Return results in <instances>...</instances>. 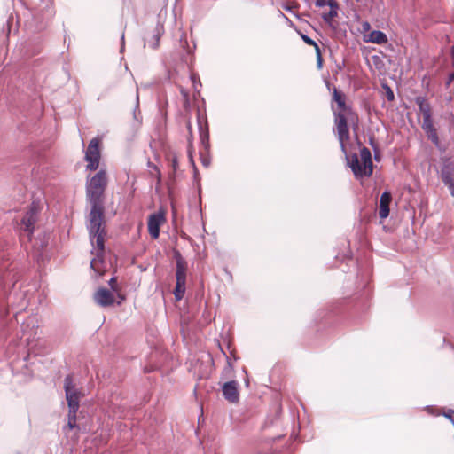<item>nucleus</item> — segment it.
Listing matches in <instances>:
<instances>
[{"mask_svg":"<svg viewBox=\"0 0 454 454\" xmlns=\"http://www.w3.org/2000/svg\"><path fill=\"white\" fill-rule=\"evenodd\" d=\"M107 185V176L105 170L98 171L86 184V199L90 206L88 215V230L90 239L98 256L104 251V200L103 196Z\"/></svg>","mask_w":454,"mask_h":454,"instance_id":"1","label":"nucleus"},{"mask_svg":"<svg viewBox=\"0 0 454 454\" xmlns=\"http://www.w3.org/2000/svg\"><path fill=\"white\" fill-rule=\"evenodd\" d=\"M190 78L192 82L194 90H198V87L201 86L199 76L196 74H192Z\"/></svg>","mask_w":454,"mask_h":454,"instance_id":"26","label":"nucleus"},{"mask_svg":"<svg viewBox=\"0 0 454 454\" xmlns=\"http://www.w3.org/2000/svg\"><path fill=\"white\" fill-rule=\"evenodd\" d=\"M94 263H95V259H93V260L91 261V262H90V265H91V267H92V268L94 267Z\"/></svg>","mask_w":454,"mask_h":454,"instance_id":"37","label":"nucleus"},{"mask_svg":"<svg viewBox=\"0 0 454 454\" xmlns=\"http://www.w3.org/2000/svg\"><path fill=\"white\" fill-rule=\"evenodd\" d=\"M386 89V96L388 101H393L395 99V95L391 88L387 85L385 86Z\"/></svg>","mask_w":454,"mask_h":454,"instance_id":"27","label":"nucleus"},{"mask_svg":"<svg viewBox=\"0 0 454 454\" xmlns=\"http://www.w3.org/2000/svg\"><path fill=\"white\" fill-rule=\"evenodd\" d=\"M64 388L66 392V399L68 404V408L72 409V411L79 409L80 402V392L73 382L71 375H67L64 380Z\"/></svg>","mask_w":454,"mask_h":454,"instance_id":"4","label":"nucleus"},{"mask_svg":"<svg viewBox=\"0 0 454 454\" xmlns=\"http://www.w3.org/2000/svg\"><path fill=\"white\" fill-rule=\"evenodd\" d=\"M165 217L163 213H154L148 218V232L153 239H158L160 235V225L164 223Z\"/></svg>","mask_w":454,"mask_h":454,"instance_id":"9","label":"nucleus"},{"mask_svg":"<svg viewBox=\"0 0 454 454\" xmlns=\"http://www.w3.org/2000/svg\"><path fill=\"white\" fill-rule=\"evenodd\" d=\"M39 213V203L35 201L21 220V225L24 231L31 235L35 230V223L37 221Z\"/></svg>","mask_w":454,"mask_h":454,"instance_id":"7","label":"nucleus"},{"mask_svg":"<svg viewBox=\"0 0 454 454\" xmlns=\"http://www.w3.org/2000/svg\"><path fill=\"white\" fill-rule=\"evenodd\" d=\"M124 50V34L121 35V52H122Z\"/></svg>","mask_w":454,"mask_h":454,"instance_id":"32","label":"nucleus"},{"mask_svg":"<svg viewBox=\"0 0 454 454\" xmlns=\"http://www.w3.org/2000/svg\"><path fill=\"white\" fill-rule=\"evenodd\" d=\"M77 411L78 410H74V411H72V409H69L67 427L70 430L74 429V428L77 427V425H76V412H77Z\"/></svg>","mask_w":454,"mask_h":454,"instance_id":"19","label":"nucleus"},{"mask_svg":"<svg viewBox=\"0 0 454 454\" xmlns=\"http://www.w3.org/2000/svg\"><path fill=\"white\" fill-rule=\"evenodd\" d=\"M416 103L418 105L419 112L422 114V117L431 115L430 105L424 98H421V97L417 98Z\"/></svg>","mask_w":454,"mask_h":454,"instance_id":"16","label":"nucleus"},{"mask_svg":"<svg viewBox=\"0 0 454 454\" xmlns=\"http://www.w3.org/2000/svg\"><path fill=\"white\" fill-rule=\"evenodd\" d=\"M35 325V319L29 318L25 323L22 324V330L24 332V337H26L25 340L28 343L31 340L35 338L37 333V330L34 329Z\"/></svg>","mask_w":454,"mask_h":454,"instance_id":"13","label":"nucleus"},{"mask_svg":"<svg viewBox=\"0 0 454 454\" xmlns=\"http://www.w3.org/2000/svg\"><path fill=\"white\" fill-rule=\"evenodd\" d=\"M207 153H206V151L200 153L201 164L206 168H207L210 165V159Z\"/></svg>","mask_w":454,"mask_h":454,"instance_id":"25","label":"nucleus"},{"mask_svg":"<svg viewBox=\"0 0 454 454\" xmlns=\"http://www.w3.org/2000/svg\"><path fill=\"white\" fill-rule=\"evenodd\" d=\"M99 140L95 137L90 140L85 152V160L88 162L87 168L90 170H96L99 165Z\"/></svg>","mask_w":454,"mask_h":454,"instance_id":"5","label":"nucleus"},{"mask_svg":"<svg viewBox=\"0 0 454 454\" xmlns=\"http://www.w3.org/2000/svg\"><path fill=\"white\" fill-rule=\"evenodd\" d=\"M179 90L183 98V106L184 108H188L190 106L189 92L182 86L179 87Z\"/></svg>","mask_w":454,"mask_h":454,"instance_id":"21","label":"nucleus"},{"mask_svg":"<svg viewBox=\"0 0 454 454\" xmlns=\"http://www.w3.org/2000/svg\"><path fill=\"white\" fill-rule=\"evenodd\" d=\"M367 36V41L373 43L383 44L387 42V35L380 30H373Z\"/></svg>","mask_w":454,"mask_h":454,"instance_id":"14","label":"nucleus"},{"mask_svg":"<svg viewBox=\"0 0 454 454\" xmlns=\"http://www.w3.org/2000/svg\"><path fill=\"white\" fill-rule=\"evenodd\" d=\"M348 166L357 178L370 176L372 174V160L370 150L363 147L360 155L354 153L348 160Z\"/></svg>","mask_w":454,"mask_h":454,"instance_id":"2","label":"nucleus"},{"mask_svg":"<svg viewBox=\"0 0 454 454\" xmlns=\"http://www.w3.org/2000/svg\"><path fill=\"white\" fill-rule=\"evenodd\" d=\"M115 281H116V280H115V278H112L110 279V281H109V284H110V286H111L113 288H114L113 284H114V283H115Z\"/></svg>","mask_w":454,"mask_h":454,"instance_id":"35","label":"nucleus"},{"mask_svg":"<svg viewBox=\"0 0 454 454\" xmlns=\"http://www.w3.org/2000/svg\"><path fill=\"white\" fill-rule=\"evenodd\" d=\"M363 27H364V29H369V27H370V24H369L368 22H364V23L363 24Z\"/></svg>","mask_w":454,"mask_h":454,"instance_id":"33","label":"nucleus"},{"mask_svg":"<svg viewBox=\"0 0 454 454\" xmlns=\"http://www.w3.org/2000/svg\"><path fill=\"white\" fill-rule=\"evenodd\" d=\"M316 5L317 7H324L325 5H329L330 8L337 7V4L335 0H317Z\"/></svg>","mask_w":454,"mask_h":454,"instance_id":"23","label":"nucleus"},{"mask_svg":"<svg viewBox=\"0 0 454 454\" xmlns=\"http://www.w3.org/2000/svg\"><path fill=\"white\" fill-rule=\"evenodd\" d=\"M335 124L338 132V139L342 152L346 153L345 141L349 139V130L348 128L347 118L344 114L334 111Z\"/></svg>","mask_w":454,"mask_h":454,"instance_id":"6","label":"nucleus"},{"mask_svg":"<svg viewBox=\"0 0 454 454\" xmlns=\"http://www.w3.org/2000/svg\"><path fill=\"white\" fill-rule=\"evenodd\" d=\"M454 79V74L450 75L449 82H450Z\"/></svg>","mask_w":454,"mask_h":454,"instance_id":"36","label":"nucleus"},{"mask_svg":"<svg viewBox=\"0 0 454 454\" xmlns=\"http://www.w3.org/2000/svg\"><path fill=\"white\" fill-rule=\"evenodd\" d=\"M337 8L338 6L333 7L330 9L328 12H325L322 14V18L326 23L330 24L332 20L337 16Z\"/></svg>","mask_w":454,"mask_h":454,"instance_id":"20","label":"nucleus"},{"mask_svg":"<svg viewBox=\"0 0 454 454\" xmlns=\"http://www.w3.org/2000/svg\"><path fill=\"white\" fill-rule=\"evenodd\" d=\"M333 98L337 103V105L340 110L344 111L346 109V103H345L344 96L337 89L333 90Z\"/></svg>","mask_w":454,"mask_h":454,"instance_id":"17","label":"nucleus"},{"mask_svg":"<svg viewBox=\"0 0 454 454\" xmlns=\"http://www.w3.org/2000/svg\"><path fill=\"white\" fill-rule=\"evenodd\" d=\"M138 99H139L138 93H137V104H138Z\"/></svg>","mask_w":454,"mask_h":454,"instance_id":"38","label":"nucleus"},{"mask_svg":"<svg viewBox=\"0 0 454 454\" xmlns=\"http://www.w3.org/2000/svg\"><path fill=\"white\" fill-rule=\"evenodd\" d=\"M434 128V126L433 124L432 116H423L422 129H424V131L427 132V130L432 129Z\"/></svg>","mask_w":454,"mask_h":454,"instance_id":"22","label":"nucleus"},{"mask_svg":"<svg viewBox=\"0 0 454 454\" xmlns=\"http://www.w3.org/2000/svg\"><path fill=\"white\" fill-rule=\"evenodd\" d=\"M451 57H452V62H453V67H454V45L451 48Z\"/></svg>","mask_w":454,"mask_h":454,"instance_id":"34","label":"nucleus"},{"mask_svg":"<svg viewBox=\"0 0 454 454\" xmlns=\"http://www.w3.org/2000/svg\"><path fill=\"white\" fill-rule=\"evenodd\" d=\"M161 29L162 27H160L159 26L156 27V32L153 36V41H148V45L152 49H156L159 46L160 38L161 35Z\"/></svg>","mask_w":454,"mask_h":454,"instance_id":"18","label":"nucleus"},{"mask_svg":"<svg viewBox=\"0 0 454 454\" xmlns=\"http://www.w3.org/2000/svg\"><path fill=\"white\" fill-rule=\"evenodd\" d=\"M426 133H427V135L428 138H429L432 142H434V143H435V144H437V143H438V135H437V131H436V129H435V128H434V129H432L427 130Z\"/></svg>","mask_w":454,"mask_h":454,"instance_id":"24","label":"nucleus"},{"mask_svg":"<svg viewBox=\"0 0 454 454\" xmlns=\"http://www.w3.org/2000/svg\"><path fill=\"white\" fill-rule=\"evenodd\" d=\"M176 278L174 295L177 301H180L184 295L186 285V263L181 257L176 260Z\"/></svg>","mask_w":454,"mask_h":454,"instance_id":"3","label":"nucleus"},{"mask_svg":"<svg viewBox=\"0 0 454 454\" xmlns=\"http://www.w3.org/2000/svg\"><path fill=\"white\" fill-rule=\"evenodd\" d=\"M440 177L454 198V164L445 163L441 168Z\"/></svg>","mask_w":454,"mask_h":454,"instance_id":"8","label":"nucleus"},{"mask_svg":"<svg viewBox=\"0 0 454 454\" xmlns=\"http://www.w3.org/2000/svg\"><path fill=\"white\" fill-rule=\"evenodd\" d=\"M392 200V195L389 192H384L380 199L379 215L385 219L389 215V205Z\"/></svg>","mask_w":454,"mask_h":454,"instance_id":"12","label":"nucleus"},{"mask_svg":"<svg viewBox=\"0 0 454 454\" xmlns=\"http://www.w3.org/2000/svg\"><path fill=\"white\" fill-rule=\"evenodd\" d=\"M223 395L226 400L231 403H236L239 400L238 383L231 380L223 384Z\"/></svg>","mask_w":454,"mask_h":454,"instance_id":"10","label":"nucleus"},{"mask_svg":"<svg viewBox=\"0 0 454 454\" xmlns=\"http://www.w3.org/2000/svg\"><path fill=\"white\" fill-rule=\"evenodd\" d=\"M188 157H189L190 163L192 166V168L194 169V173L196 175L197 174V168H196L195 163H194V160H193V156H192V150L191 146L188 149Z\"/></svg>","mask_w":454,"mask_h":454,"instance_id":"28","label":"nucleus"},{"mask_svg":"<svg viewBox=\"0 0 454 454\" xmlns=\"http://www.w3.org/2000/svg\"><path fill=\"white\" fill-rule=\"evenodd\" d=\"M302 39L309 45H314L315 47L317 45L310 37L307 35H302Z\"/></svg>","mask_w":454,"mask_h":454,"instance_id":"31","label":"nucleus"},{"mask_svg":"<svg viewBox=\"0 0 454 454\" xmlns=\"http://www.w3.org/2000/svg\"><path fill=\"white\" fill-rule=\"evenodd\" d=\"M199 124H200V144L203 146L204 151H206V153H208V151H209V131H208V128L206 127L205 129H203L201 124H200V122H199Z\"/></svg>","mask_w":454,"mask_h":454,"instance_id":"15","label":"nucleus"},{"mask_svg":"<svg viewBox=\"0 0 454 454\" xmlns=\"http://www.w3.org/2000/svg\"><path fill=\"white\" fill-rule=\"evenodd\" d=\"M170 165H171V168L173 169V171H176L177 168H178V160L176 158V156H173L172 159L170 160Z\"/></svg>","mask_w":454,"mask_h":454,"instance_id":"30","label":"nucleus"},{"mask_svg":"<svg viewBox=\"0 0 454 454\" xmlns=\"http://www.w3.org/2000/svg\"><path fill=\"white\" fill-rule=\"evenodd\" d=\"M94 299L95 301L102 307L110 306L114 302V294L106 288L98 289L94 295Z\"/></svg>","mask_w":454,"mask_h":454,"instance_id":"11","label":"nucleus"},{"mask_svg":"<svg viewBox=\"0 0 454 454\" xmlns=\"http://www.w3.org/2000/svg\"><path fill=\"white\" fill-rule=\"evenodd\" d=\"M316 51H317V67L321 68L322 67V63H323V59H322V56H321L318 45H316Z\"/></svg>","mask_w":454,"mask_h":454,"instance_id":"29","label":"nucleus"}]
</instances>
